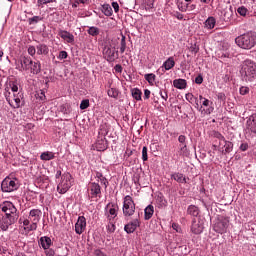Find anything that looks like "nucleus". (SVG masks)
<instances>
[{
  "instance_id": "20",
  "label": "nucleus",
  "mask_w": 256,
  "mask_h": 256,
  "mask_svg": "<svg viewBox=\"0 0 256 256\" xmlns=\"http://www.w3.org/2000/svg\"><path fill=\"white\" fill-rule=\"evenodd\" d=\"M29 71L33 75H39V73H41V62H39V61H36V62L32 61V64H30Z\"/></svg>"
},
{
  "instance_id": "37",
  "label": "nucleus",
  "mask_w": 256,
  "mask_h": 256,
  "mask_svg": "<svg viewBox=\"0 0 256 256\" xmlns=\"http://www.w3.org/2000/svg\"><path fill=\"white\" fill-rule=\"evenodd\" d=\"M125 49H127V42L125 36H122L120 42V53H125Z\"/></svg>"
},
{
  "instance_id": "58",
  "label": "nucleus",
  "mask_w": 256,
  "mask_h": 256,
  "mask_svg": "<svg viewBox=\"0 0 256 256\" xmlns=\"http://www.w3.org/2000/svg\"><path fill=\"white\" fill-rule=\"evenodd\" d=\"M46 256H55V251L53 249H47L45 251Z\"/></svg>"
},
{
  "instance_id": "36",
  "label": "nucleus",
  "mask_w": 256,
  "mask_h": 256,
  "mask_svg": "<svg viewBox=\"0 0 256 256\" xmlns=\"http://www.w3.org/2000/svg\"><path fill=\"white\" fill-rule=\"evenodd\" d=\"M225 145V150H224V153L227 154V153H231V151H233V142H229L227 140L224 141Z\"/></svg>"
},
{
  "instance_id": "14",
  "label": "nucleus",
  "mask_w": 256,
  "mask_h": 256,
  "mask_svg": "<svg viewBox=\"0 0 256 256\" xmlns=\"http://www.w3.org/2000/svg\"><path fill=\"white\" fill-rule=\"evenodd\" d=\"M41 215H43V212L39 209H32L29 213V220L32 222V224L37 225L39 221H41Z\"/></svg>"
},
{
  "instance_id": "28",
  "label": "nucleus",
  "mask_w": 256,
  "mask_h": 256,
  "mask_svg": "<svg viewBox=\"0 0 256 256\" xmlns=\"http://www.w3.org/2000/svg\"><path fill=\"white\" fill-rule=\"evenodd\" d=\"M40 159L42 161H51L52 159H55V153L53 152H43L41 155H40Z\"/></svg>"
},
{
  "instance_id": "31",
  "label": "nucleus",
  "mask_w": 256,
  "mask_h": 256,
  "mask_svg": "<svg viewBox=\"0 0 256 256\" xmlns=\"http://www.w3.org/2000/svg\"><path fill=\"white\" fill-rule=\"evenodd\" d=\"M131 93L133 99H135L136 101H141V95H143V93L139 90V88L132 89Z\"/></svg>"
},
{
  "instance_id": "5",
  "label": "nucleus",
  "mask_w": 256,
  "mask_h": 256,
  "mask_svg": "<svg viewBox=\"0 0 256 256\" xmlns=\"http://www.w3.org/2000/svg\"><path fill=\"white\" fill-rule=\"evenodd\" d=\"M136 211V204L135 201L133 200V197L130 195H127L123 199V207H122V213L123 216L128 218V217H133L135 215Z\"/></svg>"
},
{
  "instance_id": "4",
  "label": "nucleus",
  "mask_w": 256,
  "mask_h": 256,
  "mask_svg": "<svg viewBox=\"0 0 256 256\" xmlns=\"http://www.w3.org/2000/svg\"><path fill=\"white\" fill-rule=\"evenodd\" d=\"M235 43L240 49H253L256 45V32L248 31L235 38Z\"/></svg>"
},
{
  "instance_id": "21",
  "label": "nucleus",
  "mask_w": 256,
  "mask_h": 256,
  "mask_svg": "<svg viewBox=\"0 0 256 256\" xmlns=\"http://www.w3.org/2000/svg\"><path fill=\"white\" fill-rule=\"evenodd\" d=\"M31 231H37V225L32 223L29 226H23L20 229L21 235H25V236L29 235V233H31Z\"/></svg>"
},
{
  "instance_id": "30",
  "label": "nucleus",
  "mask_w": 256,
  "mask_h": 256,
  "mask_svg": "<svg viewBox=\"0 0 256 256\" xmlns=\"http://www.w3.org/2000/svg\"><path fill=\"white\" fill-rule=\"evenodd\" d=\"M102 13L106 15V17H111L113 15V8H111V5L109 4H103L102 5Z\"/></svg>"
},
{
  "instance_id": "24",
  "label": "nucleus",
  "mask_w": 256,
  "mask_h": 256,
  "mask_svg": "<svg viewBox=\"0 0 256 256\" xmlns=\"http://www.w3.org/2000/svg\"><path fill=\"white\" fill-rule=\"evenodd\" d=\"M173 86L176 89H187V80H185V79H175L173 81Z\"/></svg>"
},
{
  "instance_id": "42",
  "label": "nucleus",
  "mask_w": 256,
  "mask_h": 256,
  "mask_svg": "<svg viewBox=\"0 0 256 256\" xmlns=\"http://www.w3.org/2000/svg\"><path fill=\"white\" fill-rule=\"evenodd\" d=\"M198 111L200 113H204L206 115H211V113H213V108H208V109L205 110L204 107L201 106L200 108H198Z\"/></svg>"
},
{
  "instance_id": "51",
  "label": "nucleus",
  "mask_w": 256,
  "mask_h": 256,
  "mask_svg": "<svg viewBox=\"0 0 256 256\" xmlns=\"http://www.w3.org/2000/svg\"><path fill=\"white\" fill-rule=\"evenodd\" d=\"M122 5H124L125 9H128L129 11H133V9H135V5H137V2H133L132 5H129V4L125 5L123 3H122Z\"/></svg>"
},
{
  "instance_id": "13",
  "label": "nucleus",
  "mask_w": 256,
  "mask_h": 256,
  "mask_svg": "<svg viewBox=\"0 0 256 256\" xmlns=\"http://www.w3.org/2000/svg\"><path fill=\"white\" fill-rule=\"evenodd\" d=\"M87 228V219L85 216H79L75 224V232L77 235H81Z\"/></svg>"
},
{
  "instance_id": "60",
  "label": "nucleus",
  "mask_w": 256,
  "mask_h": 256,
  "mask_svg": "<svg viewBox=\"0 0 256 256\" xmlns=\"http://www.w3.org/2000/svg\"><path fill=\"white\" fill-rule=\"evenodd\" d=\"M116 73H122L123 72V66H121L120 64H117L115 67H114Z\"/></svg>"
},
{
  "instance_id": "19",
  "label": "nucleus",
  "mask_w": 256,
  "mask_h": 256,
  "mask_svg": "<svg viewBox=\"0 0 256 256\" xmlns=\"http://www.w3.org/2000/svg\"><path fill=\"white\" fill-rule=\"evenodd\" d=\"M171 179H174L177 183H187L189 178L185 177L183 173L175 172L171 175Z\"/></svg>"
},
{
  "instance_id": "48",
  "label": "nucleus",
  "mask_w": 256,
  "mask_h": 256,
  "mask_svg": "<svg viewBox=\"0 0 256 256\" xmlns=\"http://www.w3.org/2000/svg\"><path fill=\"white\" fill-rule=\"evenodd\" d=\"M172 229H174V231H176V233L183 232V230L181 229V226H179V224H177V223H172Z\"/></svg>"
},
{
  "instance_id": "43",
  "label": "nucleus",
  "mask_w": 256,
  "mask_h": 256,
  "mask_svg": "<svg viewBox=\"0 0 256 256\" xmlns=\"http://www.w3.org/2000/svg\"><path fill=\"white\" fill-rule=\"evenodd\" d=\"M28 21H29V25H35V23H39V21H41V17L34 16L32 18H29Z\"/></svg>"
},
{
  "instance_id": "6",
  "label": "nucleus",
  "mask_w": 256,
  "mask_h": 256,
  "mask_svg": "<svg viewBox=\"0 0 256 256\" xmlns=\"http://www.w3.org/2000/svg\"><path fill=\"white\" fill-rule=\"evenodd\" d=\"M72 179H73V176H71L69 172L62 174L61 180L57 185L58 193H60L61 195H64V193H67V191H69V189H71L73 185L71 182Z\"/></svg>"
},
{
  "instance_id": "35",
  "label": "nucleus",
  "mask_w": 256,
  "mask_h": 256,
  "mask_svg": "<svg viewBox=\"0 0 256 256\" xmlns=\"http://www.w3.org/2000/svg\"><path fill=\"white\" fill-rule=\"evenodd\" d=\"M107 93L108 97H112L113 99H117V97H119V90L116 88H110Z\"/></svg>"
},
{
  "instance_id": "27",
  "label": "nucleus",
  "mask_w": 256,
  "mask_h": 256,
  "mask_svg": "<svg viewBox=\"0 0 256 256\" xmlns=\"http://www.w3.org/2000/svg\"><path fill=\"white\" fill-rule=\"evenodd\" d=\"M188 215H191L192 217H198L199 216V207L195 205L188 206L187 209Z\"/></svg>"
},
{
  "instance_id": "38",
  "label": "nucleus",
  "mask_w": 256,
  "mask_h": 256,
  "mask_svg": "<svg viewBox=\"0 0 256 256\" xmlns=\"http://www.w3.org/2000/svg\"><path fill=\"white\" fill-rule=\"evenodd\" d=\"M96 147L97 149H99V151H105V149H107V145L105 144V140H99L97 143H96Z\"/></svg>"
},
{
  "instance_id": "10",
  "label": "nucleus",
  "mask_w": 256,
  "mask_h": 256,
  "mask_svg": "<svg viewBox=\"0 0 256 256\" xmlns=\"http://www.w3.org/2000/svg\"><path fill=\"white\" fill-rule=\"evenodd\" d=\"M32 61L30 57L24 56L16 62V69H18V71H29Z\"/></svg>"
},
{
  "instance_id": "47",
  "label": "nucleus",
  "mask_w": 256,
  "mask_h": 256,
  "mask_svg": "<svg viewBox=\"0 0 256 256\" xmlns=\"http://www.w3.org/2000/svg\"><path fill=\"white\" fill-rule=\"evenodd\" d=\"M35 53H37V48L35 46H29L28 47V54L31 55V57L35 56Z\"/></svg>"
},
{
  "instance_id": "54",
  "label": "nucleus",
  "mask_w": 256,
  "mask_h": 256,
  "mask_svg": "<svg viewBox=\"0 0 256 256\" xmlns=\"http://www.w3.org/2000/svg\"><path fill=\"white\" fill-rule=\"evenodd\" d=\"M195 83L197 85H201V83H203V76L202 75H198L196 78H195Z\"/></svg>"
},
{
  "instance_id": "55",
  "label": "nucleus",
  "mask_w": 256,
  "mask_h": 256,
  "mask_svg": "<svg viewBox=\"0 0 256 256\" xmlns=\"http://www.w3.org/2000/svg\"><path fill=\"white\" fill-rule=\"evenodd\" d=\"M160 97L164 99V101H167V99H169V95L167 94L166 91H160Z\"/></svg>"
},
{
  "instance_id": "63",
  "label": "nucleus",
  "mask_w": 256,
  "mask_h": 256,
  "mask_svg": "<svg viewBox=\"0 0 256 256\" xmlns=\"http://www.w3.org/2000/svg\"><path fill=\"white\" fill-rule=\"evenodd\" d=\"M153 7H154V4H153L152 1H148V2L146 3V5H145V8H146V9H153Z\"/></svg>"
},
{
  "instance_id": "41",
  "label": "nucleus",
  "mask_w": 256,
  "mask_h": 256,
  "mask_svg": "<svg viewBox=\"0 0 256 256\" xmlns=\"http://www.w3.org/2000/svg\"><path fill=\"white\" fill-rule=\"evenodd\" d=\"M88 107H89V99L82 100L80 103V109L82 111H85V109H88Z\"/></svg>"
},
{
  "instance_id": "53",
  "label": "nucleus",
  "mask_w": 256,
  "mask_h": 256,
  "mask_svg": "<svg viewBox=\"0 0 256 256\" xmlns=\"http://www.w3.org/2000/svg\"><path fill=\"white\" fill-rule=\"evenodd\" d=\"M67 57H69L67 51H60L58 59H67Z\"/></svg>"
},
{
  "instance_id": "61",
  "label": "nucleus",
  "mask_w": 256,
  "mask_h": 256,
  "mask_svg": "<svg viewBox=\"0 0 256 256\" xmlns=\"http://www.w3.org/2000/svg\"><path fill=\"white\" fill-rule=\"evenodd\" d=\"M151 97V91L149 89L144 90V99Z\"/></svg>"
},
{
  "instance_id": "22",
  "label": "nucleus",
  "mask_w": 256,
  "mask_h": 256,
  "mask_svg": "<svg viewBox=\"0 0 256 256\" xmlns=\"http://www.w3.org/2000/svg\"><path fill=\"white\" fill-rule=\"evenodd\" d=\"M39 243H40L41 247L44 248V250L49 249V247H51V245H53L51 238H49L47 236L41 237Z\"/></svg>"
},
{
  "instance_id": "33",
  "label": "nucleus",
  "mask_w": 256,
  "mask_h": 256,
  "mask_svg": "<svg viewBox=\"0 0 256 256\" xmlns=\"http://www.w3.org/2000/svg\"><path fill=\"white\" fill-rule=\"evenodd\" d=\"M188 3H189V1H178L177 7H178L179 11H182V12L187 11Z\"/></svg>"
},
{
  "instance_id": "11",
  "label": "nucleus",
  "mask_w": 256,
  "mask_h": 256,
  "mask_svg": "<svg viewBox=\"0 0 256 256\" xmlns=\"http://www.w3.org/2000/svg\"><path fill=\"white\" fill-rule=\"evenodd\" d=\"M138 227H141V219L139 218V214L138 217L124 226V231H126L128 234L135 233Z\"/></svg>"
},
{
  "instance_id": "9",
  "label": "nucleus",
  "mask_w": 256,
  "mask_h": 256,
  "mask_svg": "<svg viewBox=\"0 0 256 256\" xmlns=\"http://www.w3.org/2000/svg\"><path fill=\"white\" fill-rule=\"evenodd\" d=\"M229 227V219L222 218L219 219L213 226V229L216 233H220L223 235V233H227V228Z\"/></svg>"
},
{
  "instance_id": "46",
  "label": "nucleus",
  "mask_w": 256,
  "mask_h": 256,
  "mask_svg": "<svg viewBox=\"0 0 256 256\" xmlns=\"http://www.w3.org/2000/svg\"><path fill=\"white\" fill-rule=\"evenodd\" d=\"M238 13H239V15H241L242 17H245V15H247V8H245V7H239L238 8Z\"/></svg>"
},
{
  "instance_id": "16",
  "label": "nucleus",
  "mask_w": 256,
  "mask_h": 256,
  "mask_svg": "<svg viewBox=\"0 0 256 256\" xmlns=\"http://www.w3.org/2000/svg\"><path fill=\"white\" fill-rule=\"evenodd\" d=\"M58 35H59V37H61V39L66 41V43H74L75 42V36H73V34H71L70 32H68L66 30H60L58 32Z\"/></svg>"
},
{
  "instance_id": "59",
  "label": "nucleus",
  "mask_w": 256,
  "mask_h": 256,
  "mask_svg": "<svg viewBox=\"0 0 256 256\" xmlns=\"http://www.w3.org/2000/svg\"><path fill=\"white\" fill-rule=\"evenodd\" d=\"M112 7H113L115 13H119V3L112 2Z\"/></svg>"
},
{
  "instance_id": "15",
  "label": "nucleus",
  "mask_w": 256,
  "mask_h": 256,
  "mask_svg": "<svg viewBox=\"0 0 256 256\" xmlns=\"http://www.w3.org/2000/svg\"><path fill=\"white\" fill-rule=\"evenodd\" d=\"M89 189L92 197H101V186L97 182H91Z\"/></svg>"
},
{
  "instance_id": "40",
  "label": "nucleus",
  "mask_w": 256,
  "mask_h": 256,
  "mask_svg": "<svg viewBox=\"0 0 256 256\" xmlns=\"http://www.w3.org/2000/svg\"><path fill=\"white\" fill-rule=\"evenodd\" d=\"M145 79L148 81V83H150V85H153V83H155V74H146Z\"/></svg>"
},
{
  "instance_id": "29",
  "label": "nucleus",
  "mask_w": 256,
  "mask_h": 256,
  "mask_svg": "<svg viewBox=\"0 0 256 256\" xmlns=\"http://www.w3.org/2000/svg\"><path fill=\"white\" fill-rule=\"evenodd\" d=\"M217 21L215 20V17H208V19L205 21L204 25L206 29H215V24Z\"/></svg>"
},
{
  "instance_id": "45",
  "label": "nucleus",
  "mask_w": 256,
  "mask_h": 256,
  "mask_svg": "<svg viewBox=\"0 0 256 256\" xmlns=\"http://www.w3.org/2000/svg\"><path fill=\"white\" fill-rule=\"evenodd\" d=\"M190 51L191 53H194V55H197V53H199V46H197V44H192L190 46Z\"/></svg>"
},
{
  "instance_id": "64",
  "label": "nucleus",
  "mask_w": 256,
  "mask_h": 256,
  "mask_svg": "<svg viewBox=\"0 0 256 256\" xmlns=\"http://www.w3.org/2000/svg\"><path fill=\"white\" fill-rule=\"evenodd\" d=\"M30 225H31V220L25 219V220L23 221V226H24V227H29Z\"/></svg>"
},
{
  "instance_id": "12",
  "label": "nucleus",
  "mask_w": 256,
  "mask_h": 256,
  "mask_svg": "<svg viewBox=\"0 0 256 256\" xmlns=\"http://www.w3.org/2000/svg\"><path fill=\"white\" fill-rule=\"evenodd\" d=\"M106 216L108 221H113L117 217V211H119V206L117 204H108L105 208Z\"/></svg>"
},
{
  "instance_id": "49",
  "label": "nucleus",
  "mask_w": 256,
  "mask_h": 256,
  "mask_svg": "<svg viewBox=\"0 0 256 256\" xmlns=\"http://www.w3.org/2000/svg\"><path fill=\"white\" fill-rule=\"evenodd\" d=\"M101 183V185H104V188L107 189V187L109 186V181H107V178L103 177L100 180H97Z\"/></svg>"
},
{
  "instance_id": "62",
  "label": "nucleus",
  "mask_w": 256,
  "mask_h": 256,
  "mask_svg": "<svg viewBox=\"0 0 256 256\" xmlns=\"http://www.w3.org/2000/svg\"><path fill=\"white\" fill-rule=\"evenodd\" d=\"M247 149H249V145L247 143H243L240 145L241 151H247Z\"/></svg>"
},
{
  "instance_id": "26",
  "label": "nucleus",
  "mask_w": 256,
  "mask_h": 256,
  "mask_svg": "<svg viewBox=\"0 0 256 256\" xmlns=\"http://www.w3.org/2000/svg\"><path fill=\"white\" fill-rule=\"evenodd\" d=\"M175 67V58L169 57L162 65V68H165V71H169Z\"/></svg>"
},
{
  "instance_id": "18",
  "label": "nucleus",
  "mask_w": 256,
  "mask_h": 256,
  "mask_svg": "<svg viewBox=\"0 0 256 256\" xmlns=\"http://www.w3.org/2000/svg\"><path fill=\"white\" fill-rule=\"evenodd\" d=\"M203 224H200L199 222H197V219H193L192 220V226H191V231L192 233H194V235H201V233H203Z\"/></svg>"
},
{
  "instance_id": "7",
  "label": "nucleus",
  "mask_w": 256,
  "mask_h": 256,
  "mask_svg": "<svg viewBox=\"0 0 256 256\" xmlns=\"http://www.w3.org/2000/svg\"><path fill=\"white\" fill-rule=\"evenodd\" d=\"M17 189H19V184L13 178L6 177L1 183V191L4 193H11L17 191Z\"/></svg>"
},
{
  "instance_id": "25",
  "label": "nucleus",
  "mask_w": 256,
  "mask_h": 256,
  "mask_svg": "<svg viewBox=\"0 0 256 256\" xmlns=\"http://www.w3.org/2000/svg\"><path fill=\"white\" fill-rule=\"evenodd\" d=\"M36 50L37 55H49V47L45 44H38Z\"/></svg>"
},
{
  "instance_id": "8",
  "label": "nucleus",
  "mask_w": 256,
  "mask_h": 256,
  "mask_svg": "<svg viewBox=\"0 0 256 256\" xmlns=\"http://www.w3.org/2000/svg\"><path fill=\"white\" fill-rule=\"evenodd\" d=\"M103 55L108 63H113L116 59H119V51L115 50L112 45L104 46Z\"/></svg>"
},
{
  "instance_id": "57",
  "label": "nucleus",
  "mask_w": 256,
  "mask_h": 256,
  "mask_svg": "<svg viewBox=\"0 0 256 256\" xmlns=\"http://www.w3.org/2000/svg\"><path fill=\"white\" fill-rule=\"evenodd\" d=\"M215 137H216V139H219V141H225V136L222 135V134L219 133V132H216V133H215Z\"/></svg>"
},
{
  "instance_id": "2",
  "label": "nucleus",
  "mask_w": 256,
  "mask_h": 256,
  "mask_svg": "<svg viewBox=\"0 0 256 256\" xmlns=\"http://www.w3.org/2000/svg\"><path fill=\"white\" fill-rule=\"evenodd\" d=\"M10 90L12 91V93H17L19 91L17 82L8 81V83H6L4 97L6 101L9 103V105L13 107V109H19V107H21V99H23V97L21 93L13 94V96H11Z\"/></svg>"
},
{
  "instance_id": "39",
  "label": "nucleus",
  "mask_w": 256,
  "mask_h": 256,
  "mask_svg": "<svg viewBox=\"0 0 256 256\" xmlns=\"http://www.w3.org/2000/svg\"><path fill=\"white\" fill-rule=\"evenodd\" d=\"M106 229H107V231H108L109 233H115V229H117V228H116V226H115V223L109 221V223H108L107 226H106Z\"/></svg>"
},
{
  "instance_id": "50",
  "label": "nucleus",
  "mask_w": 256,
  "mask_h": 256,
  "mask_svg": "<svg viewBox=\"0 0 256 256\" xmlns=\"http://www.w3.org/2000/svg\"><path fill=\"white\" fill-rule=\"evenodd\" d=\"M195 7H197V5L193 4V2H188L187 11H195Z\"/></svg>"
},
{
  "instance_id": "56",
  "label": "nucleus",
  "mask_w": 256,
  "mask_h": 256,
  "mask_svg": "<svg viewBox=\"0 0 256 256\" xmlns=\"http://www.w3.org/2000/svg\"><path fill=\"white\" fill-rule=\"evenodd\" d=\"M94 255H95V256H107V254H105V252H103V251H101V250H99V249H96V250L94 251Z\"/></svg>"
},
{
  "instance_id": "3",
  "label": "nucleus",
  "mask_w": 256,
  "mask_h": 256,
  "mask_svg": "<svg viewBox=\"0 0 256 256\" xmlns=\"http://www.w3.org/2000/svg\"><path fill=\"white\" fill-rule=\"evenodd\" d=\"M240 75L242 81L253 83L256 79V62L251 59H246L242 62Z\"/></svg>"
},
{
  "instance_id": "34",
  "label": "nucleus",
  "mask_w": 256,
  "mask_h": 256,
  "mask_svg": "<svg viewBox=\"0 0 256 256\" xmlns=\"http://www.w3.org/2000/svg\"><path fill=\"white\" fill-rule=\"evenodd\" d=\"M88 35H91L92 37H97L99 35L100 31L99 28L92 26L87 30Z\"/></svg>"
},
{
  "instance_id": "52",
  "label": "nucleus",
  "mask_w": 256,
  "mask_h": 256,
  "mask_svg": "<svg viewBox=\"0 0 256 256\" xmlns=\"http://www.w3.org/2000/svg\"><path fill=\"white\" fill-rule=\"evenodd\" d=\"M249 93V87L242 86L240 88V95H247Z\"/></svg>"
},
{
  "instance_id": "44",
  "label": "nucleus",
  "mask_w": 256,
  "mask_h": 256,
  "mask_svg": "<svg viewBox=\"0 0 256 256\" xmlns=\"http://www.w3.org/2000/svg\"><path fill=\"white\" fill-rule=\"evenodd\" d=\"M147 151H148L147 146H144L142 148V160L143 161H148L149 160V156L147 155Z\"/></svg>"
},
{
  "instance_id": "1",
  "label": "nucleus",
  "mask_w": 256,
  "mask_h": 256,
  "mask_svg": "<svg viewBox=\"0 0 256 256\" xmlns=\"http://www.w3.org/2000/svg\"><path fill=\"white\" fill-rule=\"evenodd\" d=\"M2 225L1 229L2 231H7L13 223H15V213H17V208H15V205L11 202H3L2 207Z\"/></svg>"
},
{
  "instance_id": "23",
  "label": "nucleus",
  "mask_w": 256,
  "mask_h": 256,
  "mask_svg": "<svg viewBox=\"0 0 256 256\" xmlns=\"http://www.w3.org/2000/svg\"><path fill=\"white\" fill-rule=\"evenodd\" d=\"M153 213H155V208L153 207V205L150 204L144 210L145 221H149V219H151V217H153Z\"/></svg>"
},
{
  "instance_id": "17",
  "label": "nucleus",
  "mask_w": 256,
  "mask_h": 256,
  "mask_svg": "<svg viewBox=\"0 0 256 256\" xmlns=\"http://www.w3.org/2000/svg\"><path fill=\"white\" fill-rule=\"evenodd\" d=\"M246 127L251 133H256V114H252L246 121Z\"/></svg>"
},
{
  "instance_id": "32",
  "label": "nucleus",
  "mask_w": 256,
  "mask_h": 256,
  "mask_svg": "<svg viewBox=\"0 0 256 256\" xmlns=\"http://www.w3.org/2000/svg\"><path fill=\"white\" fill-rule=\"evenodd\" d=\"M186 139H187V137H185V135H180L178 137L181 151H185V149H187V144H185Z\"/></svg>"
}]
</instances>
